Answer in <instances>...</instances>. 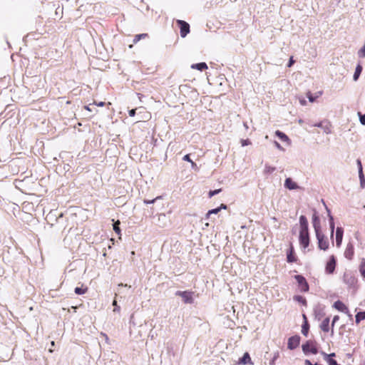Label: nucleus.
<instances>
[{
	"label": "nucleus",
	"mask_w": 365,
	"mask_h": 365,
	"mask_svg": "<svg viewBox=\"0 0 365 365\" xmlns=\"http://www.w3.org/2000/svg\"><path fill=\"white\" fill-rule=\"evenodd\" d=\"M300 231L299 241L303 248L308 247L309 245V234L308 221L304 215L299 217Z\"/></svg>",
	"instance_id": "f257e3e1"
},
{
	"label": "nucleus",
	"mask_w": 365,
	"mask_h": 365,
	"mask_svg": "<svg viewBox=\"0 0 365 365\" xmlns=\"http://www.w3.org/2000/svg\"><path fill=\"white\" fill-rule=\"evenodd\" d=\"M176 296L181 297L184 303L185 304H192L194 302L193 292L190 291H177L175 292Z\"/></svg>",
	"instance_id": "f03ea898"
},
{
	"label": "nucleus",
	"mask_w": 365,
	"mask_h": 365,
	"mask_svg": "<svg viewBox=\"0 0 365 365\" xmlns=\"http://www.w3.org/2000/svg\"><path fill=\"white\" fill-rule=\"evenodd\" d=\"M316 237L318 241V247L324 251L328 250L329 244L324 235L322 232L318 233L316 234Z\"/></svg>",
	"instance_id": "7ed1b4c3"
},
{
	"label": "nucleus",
	"mask_w": 365,
	"mask_h": 365,
	"mask_svg": "<svg viewBox=\"0 0 365 365\" xmlns=\"http://www.w3.org/2000/svg\"><path fill=\"white\" fill-rule=\"evenodd\" d=\"M294 279L297 280L301 292H306L309 290V284L304 277L297 274L294 276Z\"/></svg>",
	"instance_id": "20e7f679"
},
{
	"label": "nucleus",
	"mask_w": 365,
	"mask_h": 365,
	"mask_svg": "<svg viewBox=\"0 0 365 365\" xmlns=\"http://www.w3.org/2000/svg\"><path fill=\"white\" fill-rule=\"evenodd\" d=\"M302 351L305 354L308 352H311L313 354H317L318 353L317 347L313 346V342L312 341H307L302 345Z\"/></svg>",
	"instance_id": "39448f33"
},
{
	"label": "nucleus",
	"mask_w": 365,
	"mask_h": 365,
	"mask_svg": "<svg viewBox=\"0 0 365 365\" xmlns=\"http://www.w3.org/2000/svg\"><path fill=\"white\" fill-rule=\"evenodd\" d=\"M300 342V336L299 335H294L289 338L287 343V348L290 350L296 349Z\"/></svg>",
	"instance_id": "423d86ee"
},
{
	"label": "nucleus",
	"mask_w": 365,
	"mask_h": 365,
	"mask_svg": "<svg viewBox=\"0 0 365 365\" xmlns=\"http://www.w3.org/2000/svg\"><path fill=\"white\" fill-rule=\"evenodd\" d=\"M333 307L339 312H344L347 314L350 318L352 315L350 314L348 307L341 301L338 300L334 303Z\"/></svg>",
	"instance_id": "0eeeda50"
},
{
	"label": "nucleus",
	"mask_w": 365,
	"mask_h": 365,
	"mask_svg": "<svg viewBox=\"0 0 365 365\" xmlns=\"http://www.w3.org/2000/svg\"><path fill=\"white\" fill-rule=\"evenodd\" d=\"M178 24L180 26V36L182 38H185L190 32V25L182 20H178Z\"/></svg>",
	"instance_id": "6e6552de"
},
{
	"label": "nucleus",
	"mask_w": 365,
	"mask_h": 365,
	"mask_svg": "<svg viewBox=\"0 0 365 365\" xmlns=\"http://www.w3.org/2000/svg\"><path fill=\"white\" fill-rule=\"evenodd\" d=\"M343 280L349 287H352L356 283V279L349 272H345Z\"/></svg>",
	"instance_id": "1a4fd4ad"
},
{
	"label": "nucleus",
	"mask_w": 365,
	"mask_h": 365,
	"mask_svg": "<svg viewBox=\"0 0 365 365\" xmlns=\"http://www.w3.org/2000/svg\"><path fill=\"white\" fill-rule=\"evenodd\" d=\"M336 259L334 255H331L329 258V260L327 262L326 265V272L328 274H332L336 267Z\"/></svg>",
	"instance_id": "9d476101"
},
{
	"label": "nucleus",
	"mask_w": 365,
	"mask_h": 365,
	"mask_svg": "<svg viewBox=\"0 0 365 365\" xmlns=\"http://www.w3.org/2000/svg\"><path fill=\"white\" fill-rule=\"evenodd\" d=\"M312 223L315 231V234L321 233V223L320 219L317 213H314L312 216Z\"/></svg>",
	"instance_id": "9b49d317"
},
{
	"label": "nucleus",
	"mask_w": 365,
	"mask_h": 365,
	"mask_svg": "<svg viewBox=\"0 0 365 365\" xmlns=\"http://www.w3.org/2000/svg\"><path fill=\"white\" fill-rule=\"evenodd\" d=\"M344 230L341 227H336V245L339 247L341 245L343 240Z\"/></svg>",
	"instance_id": "f8f14e48"
},
{
	"label": "nucleus",
	"mask_w": 365,
	"mask_h": 365,
	"mask_svg": "<svg viewBox=\"0 0 365 365\" xmlns=\"http://www.w3.org/2000/svg\"><path fill=\"white\" fill-rule=\"evenodd\" d=\"M284 187L289 190H297L300 188V187L295 182H294L291 178H287L285 179Z\"/></svg>",
	"instance_id": "ddd939ff"
},
{
	"label": "nucleus",
	"mask_w": 365,
	"mask_h": 365,
	"mask_svg": "<svg viewBox=\"0 0 365 365\" xmlns=\"http://www.w3.org/2000/svg\"><path fill=\"white\" fill-rule=\"evenodd\" d=\"M354 254V245L351 242H349L344 251V256L348 259H351Z\"/></svg>",
	"instance_id": "4468645a"
},
{
	"label": "nucleus",
	"mask_w": 365,
	"mask_h": 365,
	"mask_svg": "<svg viewBox=\"0 0 365 365\" xmlns=\"http://www.w3.org/2000/svg\"><path fill=\"white\" fill-rule=\"evenodd\" d=\"M227 206L225 204H221L220 207L210 210L206 214V219H208L212 214H217L221 210H226Z\"/></svg>",
	"instance_id": "2eb2a0df"
},
{
	"label": "nucleus",
	"mask_w": 365,
	"mask_h": 365,
	"mask_svg": "<svg viewBox=\"0 0 365 365\" xmlns=\"http://www.w3.org/2000/svg\"><path fill=\"white\" fill-rule=\"evenodd\" d=\"M287 260L289 263L294 262L297 260L294 256V251L292 246L290 247V248L287 252Z\"/></svg>",
	"instance_id": "dca6fc26"
},
{
	"label": "nucleus",
	"mask_w": 365,
	"mask_h": 365,
	"mask_svg": "<svg viewBox=\"0 0 365 365\" xmlns=\"http://www.w3.org/2000/svg\"><path fill=\"white\" fill-rule=\"evenodd\" d=\"M321 329L324 332H328L329 330V318H325L320 324Z\"/></svg>",
	"instance_id": "f3484780"
},
{
	"label": "nucleus",
	"mask_w": 365,
	"mask_h": 365,
	"mask_svg": "<svg viewBox=\"0 0 365 365\" xmlns=\"http://www.w3.org/2000/svg\"><path fill=\"white\" fill-rule=\"evenodd\" d=\"M191 68L192 69H197V70H199L200 71H204V70L207 68V64L205 62H201V63L192 64L191 66Z\"/></svg>",
	"instance_id": "a211bd4d"
},
{
	"label": "nucleus",
	"mask_w": 365,
	"mask_h": 365,
	"mask_svg": "<svg viewBox=\"0 0 365 365\" xmlns=\"http://www.w3.org/2000/svg\"><path fill=\"white\" fill-rule=\"evenodd\" d=\"M362 66L360 65V64H358L355 68V71H354V76H353V80L354 81H358L361 73V71H362Z\"/></svg>",
	"instance_id": "6ab92c4d"
},
{
	"label": "nucleus",
	"mask_w": 365,
	"mask_h": 365,
	"mask_svg": "<svg viewBox=\"0 0 365 365\" xmlns=\"http://www.w3.org/2000/svg\"><path fill=\"white\" fill-rule=\"evenodd\" d=\"M303 317H304L305 322L302 327V333L304 336H307L308 334V331H309V326L307 321V317H306L305 314H303Z\"/></svg>",
	"instance_id": "aec40b11"
},
{
	"label": "nucleus",
	"mask_w": 365,
	"mask_h": 365,
	"mask_svg": "<svg viewBox=\"0 0 365 365\" xmlns=\"http://www.w3.org/2000/svg\"><path fill=\"white\" fill-rule=\"evenodd\" d=\"M314 126L322 128L324 132L326 133L327 134H329L331 133V129L328 124H326L324 125L322 122H320V123L314 124Z\"/></svg>",
	"instance_id": "412c9836"
},
{
	"label": "nucleus",
	"mask_w": 365,
	"mask_h": 365,
	"mask_svg": "<svg viewBox=\"0 0 365 365\" xmlns=\"http://www.w3.org/2000/svg\"><path fill=\"white\" fill-rule=\"evenodd\" d=\"M239 363L242 364H246L248 363H251V359L250 354L246 352L244 354L243 356L240 359Z\"/></svg>",
	"instance_id": "4be33fe9"
},
{
	"label": "nucleus",
	"mask_w": 365,
	"mask_h": 365,
	"mask_svg": "<svg viewBox=\"0 0 365 365\" xmlns=\"http://www.w3.org/2000/svg\"><path fill=\"white\" fill-rule=\"evenodd\" d=\"M275 135L282 141L284 142H287V141H289V139L288 138V136L284 134L283 132L280 131V130H277L275 132Z\"/></svg>",
	"instance_id": "5701e85b"
},
{
	"label": "nucleus",
	"mask_w": 365,
	"mask_h": 365,
	"mask_svg": "<svg viewBox=\"0 0 365 365\" xmlns=\"http://www.w3.org/2000/svg\"><path fill=\"white\" fill-rule=\"evenodd\" d=\"M356 323L359 324L361 320L365 319V312H358L356 316Z\"/></svg>",
	"instance_id": "b1692460"
},
{
	"label": "nucleus",
	"mask_w": 365,
	"mask_h": 365,
	"mask_svg": "<svg viewBox=\"0 0 365 365\" xmlns=\"http://www.w3.org/2000/svg\"><path fill=\"white\" fill-rule=\"evenodd\" d=\"M146 37H148L147 34H138L134 37L133 42V43H137L140 40L145 38Z\"/></svg>",
	"instance_id": "393cba45"
},
{
	"label": "nucleus",
	"mask_w": 365,
	"mask_h": 365,
	"mask_svg": "<svg viewBox=\"0 0 365 365\" xmlns=\"http://www.w3.org/2000/svg\"><path fill=\"white\" fill-rule=\"evenodd\" d=\"M87 290H88L87 287L83 288V287H76L74 292L76 294L81 295V294L86 293L87 292Z\"/></svg>",
	"instance_id": "a878e982"
},
{
	"label": "nucleus",
	"mask_w": 365,
	"mask_h": 365,
	"mask_svg": "<svg viewBox=\"0 0 365 365\" xmlns=\"http://www.w3.org/2000/svg\"><path fill=\"white\" fill-rule=\"evenodd\" d=\"M294 299L299 303H302L303 304H307V300L304 297L300 295H296L294 297Z\"/></svg>",
	"instance_id": "bb28decb"
},
{
	"label": "nucleus",
	"mask_w": 365,
	"mask_h": 365,
	"mask_svg": "<svg viewBox=\"0 0 365 365\" xmlns=\"http://www.w3.org/2000/svg\"><path fill=\"white\" fill-rule=\"evenodd\" d=\"M359 271L361 275L365 278V259H363L359 267Z\"/></svg>",
	"instance_id": "cd10ccee"
},
{
	"label": "nucleus",
	"mask_w": 365,
	"mask_h": 365,
	"mask_svg": "<svg viewBox=\"0 0 365 365\" xmlns=\"http://www.w3.org/2000/svg\"><path fill=\"white\" fill-rule=\"evenodd\" d=\"M275 170V168L274 167H272V166H269V165H265V168H264V173L266 174H270V173H272Z\"/></svg>",
	"instance_id": "c85d7f7f"
},
{
	"label": "nucleus",
	"mask_w": 365,
	"mask_h": 365,
	"mask_svg": "<svg viewBox=\"0 0 365 365\" xmlns=\"http://www.w3.org/2000/svg\"><path fill=\"white\" fill-rule=\"evenodd\" d=\"M324 360L326 361L329 365H340L332 358H324Z\"/></svg>",
	"instance_id": "c756f323"
},
{
	"label": "nucleus",
	"mask_w": 365,
	"mask_h": 365,
	"mask_svg": "<svg viewBox=\"0 0 365 365\" xmlns=\"http://www.w3.org/2000/svg\"><path fill=\"white\" fill-rule=\"evenodd\" d=\"M359 180H360V186L362 188H364L365 186V178H364V173H359Z\"/></svg>",
	"instance_id": "7c9ffc66"
},
{
	"label": "nucleus",
	"mask_w": 365,
	"mask_h": 365,
	"mask_svg": "<svg viewBox=\"0 0 365 365\" xmlns=\"http://www.w3.org/2000/svg\"><path fill=\"white\" fill-rule=\"evenodd\" d=\"M279 354L278 351L274 354L273 358L269 361L270 365H274L275 364L276 360L279 358Z\"/></svg>",
	"instance_id": "2f4dec72"
},
{
	"label": "nucleus",
	"mask_w": 365,
	"mask_h": 365,
	"mask_svg": "<svg viewBox=\"0 0 365 365\" xmlns=\"http://www.w3.org/2000/svg\"><path fill=\"white\" fill-rule=\"evenodd\" d=\"M358 115L359 117V121L363 125H365V114H362L361 112H358Z\"/></svg>",
	"instance_id": "473e14b6"
},
{
	"label": "nucleus",
	"mask_w": 365,
	"mask_h": 365,
	"mask_svg": "<svg viewBox=\"0 0 365 365\" xmlns=\"http://www.w3.org/2000/svg\"><path fill=\"white\" fill-rule=\"evenodd\" d=\"M221 190H222L221 189H217V190H210L209 192V193H208L209 197H212L214 195L219 194L221 192Z\"/></svg>",
	"instance_id": "72a5a7b5"
},
{
	"label": "nucleus",
	"mask_w": 365,
	"mask_h": 365,
	"mask_svg": "<svg viewBox=\"0 0 365 365\" xmlns=\"http://www.w3.org/2000/svg\"><path fill=\"white\" fill-rule=\"evenodd\" d=\"M119 224H120V222L118 221L117 222H115L113 224V230L114 231L117 233V234H120V229L119 227Z\"/></svg>",
	"instance_id": "f704fd0d"
},
{
	"label": "nucleus",
	"mask_w": 365,
	"mask_h": 365,
	"mask_svg": "<svg viewBox=\"0 0 365 365\" xmlns=\"http://www.w3.org/2000/svg\"><path fill=\"white\" fill-rule=\"evenodd\" d=\"M325 207H326V210H327V213H328V217H329V224H330V223H334V217H333V216H332V215H331V214L330 210H329L327 206H325Z\"/></svg>",
	"instance_id": "c9c22d12"
},
{
	"label": "nucleus",
	"mask_w": 365,
	"mask_h": 365,
	"mask_svg": "<svg viewBox=\"0 0 365 365\" xmlns=\"http://www.w3.org/2000/svg\"><path fill=\"white\" fill-rule=\"evenodd\" d=\"M321 354L323 356V358H332L336 356L335 353L327 354L324 351L321 352Z\"/></svg>",
	"instance_id": "e433bc0d"
},
{
	"label": "nucleus",
	"mask_w": 365,
	"mask_h": 365,
	"mask_svg": "<svg viewBox=\"0 0 365 365\" xmlns=\"http://www.w3.org/2000/svg\"><path fill=\"white\" fill-rule=\"evenodd\" d=\"M358 55L360 58L365 57V45L359 51Z\"/></svg>",
	"instance_id": "4c0bfd02"
},
{
	"label": "nucleus",
	"mask_w": 365,
	"mask_h": 365,
	"mask_svg": "<svg viewBox=\"0 0 365 365\" xmlns=\"http://www.w3.org/2000/svg\"><path fill=\"white\" fill-rule=\"evenodd\" d=\"M329 227H330V237L332 239L334 237V228H335L334 223H330Z\"/></svg>",
	"instance_id": "58836bf2"
},
{
	"label": "nucleus",
	"mask_w": 365,
	"mask_h": 365,
	"mask_svg": "<svg viewBox=\"0 0 365 365\" xmlns=\"http://www.w3.org/2000/svg\"><path fill=\"white\" fill-rule=\"evenodd\" d=\"M113 306L115 307L113 312H119L120 310V307L117 304V301L115 299L113 302Z\"/></svg>",
	"instance_id": "ea45409f"
},
{
	"label": "nucleus",
	"mask_w": 365,
	"mask_h": 365,
	"mask_svg": "<svg viewBox=\"0 0 365 365\" xmlns=\"http://www.w3.org/2000/svg\"><path fill=\"white\" fill-rule=\"evenodd\" d=\"M160 198H161V197H160V196H158V197H155V199L151 200H144V201H143V202H144V203H145V204H147V205H148V204H153V203H154L156 200H158V199H160Z\"/></svg>",
	"instance_id": "a19ab883"
},
{
	"label": "nucleus",
	"mask_w": 365,
	"mask_h": 365,
	"mask_svg": "<svg viewBox=\"0 0 365 365\" xmlns=\"http://www.w3.org/2000/svg\"><path fill=\"white\" fill-rule=\"evenodd\" d=\"M356 164L358 166L359 173H363V168H362L361 162L359 159L356 160Z\"/></svg>",
	"instance_id": "79ce46f5"
},
{
	"label": "nucleus",
	"mask_w": 365,
	"mask_h": 365,
	"mask_svg": "<svg viewBox=\"0 0 365 365\" xmlns=\"http://www.w3.org/2000/svg\"><path fill=\"white\" fill-rule=\"evenodd\" d=\"M241 144H242V146H246V145H250L251 144V142L249 139H246V140H241Z\"/></svg>",
	"instance_id": "37998d69"
},
{
	"label": "nucleus",
	"mask_w": 365,
	"mask_h": 365,
	"mask_svg": "<svg viewBox=\"0 0 365 365\" xmlns=\"http://www.w3.org/2000/svg\"><path fill=\"white\" fill-rule=\"evenodd\" d=\"M182 160H185V161H187V162H190L191 163L192 160L190 159V155L189 154H187L185 155L183 158H182Z\"/></svg>",
	"instance_id": "c03bdc74"
},
{
	"label": "nucleus",
	"mask_w": 365,
	"mask_h": 365,
	"mask_svg": "<svg viewBox=\"0 0 365 365\" xmlns=\"http://www.w3.org/2000/svg\"><path fill=\"white\" fill-rule=\"evenodd\" d=\"M294 63V60L293 59V57L292 56L289 60V62L287 63V67H291L293 64Z\"/></svg>",
	"instance_id": "a18cd8bd"
},
{
	"label": "nucleus",
	"mask_w": 365,
	"mask_h": 365,
	"mask_svg": "<svg viewBox=\"0 0 365 365\" xmlns=\"http://www.w3.org/2000/svg\"><path fill=\"white\" fill-rule=\"evenodd\" d=\"M307 96L310 102H314L315 101V98L312 96L310 92L307 93Z\"/></svg>",
	"instance_id": "49530a36"
},
{
	"label": "nucleus",
	"mask_w": 365,
	"mask_h": 365,
	"mask_svg": "<svg viewBox=\"0 0 365 365\" xmlns=\"http://www.w3.org/2000/svg\"><path fill=\"white\" fill-rule=\"evenodd\" d=\"M274 145L279 149V150H283V148L281 146V145L277 142V141H274Z\"/></svg>",
	"instance_id": "de8ad7c7"
},
{
	"label": "nucleus",
	"mask_w": 365,
	"mask_h": 365,
	"mask_svg": "<svg viewBox=\"0 0 365 365\" xmlns=\"http://www.w3.org/2000/svg\"><path fill=\"white\" fill-rule=\"evenodd\" d=\"M135 115V109H131L129 110V115L134 116Z\"/></svg>",
	"instance_id": "09e8293b"
},
{
	"label": "nucleus",
	"mask_w": 365,
	"mask_h": 365,
	"mask_svg": "<svg viewBox=\"0 0 365 365\" xmlns=\"http://www.w3.org/2000/svg\"><path fill=\"white\" fill-rule=\"evenodd\" d=\"M339 316H337V315H336V316H334V318H333V320H332V321H333V322H334V323H336V322H338V321H339Z\"/></svg>",
	"instance_id": "8fccbe9b"
},
{
	"label": "nucleus",
	"mask_w": 365,
	"mask_h": 365,
	"mask_svg": "<svg viewBox=\"0 0 365 365\" xmlns=\"http://www.w3.org/2000/svg\"><path fill=\"white\" fill-rule=\"evenodd\" d=\"M304 364L305 365H314L313 364H312V362L309 359H306L304 361Z\"/></svg>",
	"instance_id": "3c124183"
},
{
	"label": "nucleus",
	"mask_w": 365,
	"mask_h": 365,
	"mask_svg": "<svg viewBox=\"0 0 365 365\" xmlns=\"http://www.w3.org/2000/svg\"><path fill=\"white\" fill-rule=\"evenodd\" d=\"M190 163H191V166L192 168H195L197 167V165L195 162L192 161Z\"/></svg>",
	"instance_id": "603ef678"
},
{
	"label": "nucleus",
	"mask_w": 365,
	"mask_h": 365,
	"mask_svg": "<svg viewBox=\"0 0 365 365\" xmlns=\"http://www.w3.org/2000/svg\"><path fill=\"white\" fill-rule=\"evenodd\" d=\"M160 217H165V214L159 215V219H160Z\"/></svg>",
	"instance_id": "864d4df0"
},
{
	"label": "nucleus",
	"mask_w": 365,
	"mask_h": 365,
	"mask_svg": "<svg viewBox=\"0 0 365 365\" xmlns=\"http://www.w3.org/2000/svg\"><path fill=\"white\" fill-rule=\"evenodd\" d=\"M98 106H104V103L103 102H100L98 104Z\"/></svg>",
	"instance_id": "5fc2aeb1"
},
{
	"label": "nucleus",
	"mask_w": 365,
	"mask_h": 365,
	"mask_svg": "<svg viewBox=\"0 0 365 365\" xmlns=\"http://www.w3.org/2000/svg\"><path fill=\"white\" fill-rule=\"evenodd\" d=\"M301 103H302V105H303V104H304V103H305V101H304V100L302 101H301Z\"/></svg>",
	"instance_id": "6e6d98bb"
},
{
	"label": "nucleus",
	"mask_w": 365,
	"mask_h": 365,
	"mask_svg": "<svg viewBox=\"0 0 365 365\" xmlns=\"http://www.w3.org/2000/svg\"><path fill=\"white\" fill-rule=\"evenodd\" d=\"M85 108H86V109H87V110H90V108H89V107H88V106H85Z\"/></svg>",
	"instance_id": "4d7b16f0"
},
{
	"label": "nucleus",
	"mask_w": 365,
	"mask_h": 365,
	"mask_svg": "<svg viewBox=\"0 0 365 365\" xmlns=\"http://www.w3.org/2000/svg\"><path fill=\"white\" fill-rule=\"evenodd\" d=\"M335 323H334L333 322H331V327L333 328L334 326Z\"/></svg>",
	"instance_id": "13d9d810"
},
{
	"label": "nucleus",
	"mask_w": 365,
	"mask_h": 365,
	"mask_svg": "<svg viewBox=\"0 0 365 365\" xmlns=\"http://www.w3.org/2000/svg\"><path fill=\"white\" fill-rule=\"evenodd\" d=\"M119 286H125V287H127L128 285L127 284H125L123 285V284H120Z\"/></svg>",
	"instance_id": "bf43d9fd"
},
{
	"label": "nucleus",
	"mask_w": 365,
	"mask_h": 365,
	"mask_svg": "<svg viewBox=\"0 0 365 365\" xmlns=\"http://www.w3.org/2000/svg\"><path fill=\"white\" fill-rule=\"evenodd\" d=\"M55 343L54 341H51V346H54Z\"/></svg>",
	"instance_id": "052dcab7"
}]
</instances>
